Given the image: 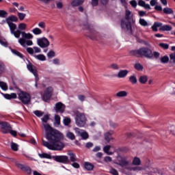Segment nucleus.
I'll return each mask as SVG.
<instances>
[{
  "label": "nucleus",
  "mask_w": 175,
  "mask_h": 175,
  "mask_svg": "<svg viewBox=\"0 0 175 175\" xmlns=\"http://www.w3.org/2000/svg\"><path fill=\"white\" fill-rule=\"evenodd\" d=\"M42 129L45 131V137L49 142L42 139V146L49 150L61 151L65 147V144L61 142L64 139V135L57 130L53 129L50 124L42 123Z\"/></svg>",
  "instance_id": "nucleus-1"
},
{
  "label": "nucleus",
  "mask_w": 175,
  "mask_h": 175,
  "mask_svg": "<svg viewBox=\"0 0 175 175\" xmlns=\"http://www.w3.org/2000/svg\"><path fill=\"white\" fill-rule=\"evenodd\" d=\"M114 133L113 131H109L104 133L105 139L107 143H110L111 140H114V138L111 135Z\"/></svg>",
  "instance_id": "nucleus-18"
},
{
  "label": "nucleus",
  "mask_w": 175,
  "mask_h": 175,
  "mask_svg": "<svg viewBox=\"0 0 175 175\" xmlns=\"http://www.w3.org/2000/svg\"><path fill=\"white\" fill-rule=\"evenodd\" d=\"M56 6H57V9H62L64 5L62 4V2L59 1L56 3Z\"/></svg>",
  "instance_id": "nucleus-61"
},
{
  "label": "nucleus",
  "mask_w": 175,
  "mask_h": 175,
  "mask_svg": "<svg viewBox=\"0 0 175 175\" xmlns=\"http://www.w3.org/2000/svg\"><path fill=\"white\" fill-rule=\"evenodd\" d=\"M38 157H40V158H46V159H51V155L47 154V153H39L38 154Z\"/></svg>",
  "instance_id": "nucleus-32"
},
{
  "label": "nucleus",
  "mask_w": 175,
  "mask_h": 175,
  "mask_svg": "<svg viewBox=\"0 0 175 175\" xmlns=\"http://www.w3.org/2000/svg\"><path fill=\"white\" fill-rule=\"evenodd\" d=\"M134 68L136 70H143V65L140 64V63L135 64Z\"/></svg>",
  "instance_id": "nucleus-41"
},
{
  "label": "nucleus",
  "mask_w": 175,
  "mask_h": 175,
  "mask_svg": "<svg viewBox=\"0 0 175 175\" xmlns=\"http://www.w3.org/2000/svg\"><path fill=\"white\" fill-rule=\"evenodd\" d=\"M161 55V53L159 52L154 51L152 53V57H154V58L158 59V57Z\"/></svg>",
  "instance_id": "nucleus-57"
},
{
  "label": "nucleus",
  "mask_w": 175,
  "mask_h": 175,
  "mask_svg": "<svg viewBox=\"0 0 175 175\" xmlns=\"http://www.w3.org/2000/svg\"><path fill=\"white\" fill-rule=\"evenodd\" d=\"M0 44H1V46H3L4 47H8V42L5 41V40H0Z\"/></svg>",
  "instance_id": "nucleus-58"
},
{
  "label": "nucleus",
  "mask_w": 175,
  "mask_h": 175,
  "mask_svg": "<svg viewBox=\"0 0 175 175\" xmlns=\"http://www.w3.org/2000/svg\"><path fill=\"white\" fill-rule=\"evenodd\" d=\"M55 125H59L61 124V117L59 115L55 116Z\"/></svg>",
  "instance_id": "nucleus-40"
},
{
  "label": "nucleus",
  "mask_w": 175,
  "mask_h": 175,
  "mask_svg": "<svg viewBox=\"0 0 175 175\" xmlns=\"http://www.w3.org/2000/svg\"><path fill=\"white\" fill-rule=\"evenodd\" d=\"M110 148H111V146L110 145H107L103 148V151L105 152V154H107V155H113V152H110Z\"/></svg>",
  "instance_id": "nucleus-27"
},
{
  "label": "nucleus",
  "mask_w": 175,
  "mask_h": 175,
  "mask_svg": "<svg viewBox=\"0 0 175 175\" xmlns=\"http://www.w3.org/2000/svg\"><path fill=\"white\" fill-rule=\"evenodd\" d=\"M131 55L135 57H145L151 59L152 58V51L147 47H142L137 50H133L130 51Z\"/></svg>",
  "instance_id": "nucleus-5"
},
{
  "label": "nucleus",
  "mask_w": 175,
  "mask_h": 175,
  "mask_svg": "<svg viewBox=\"0 0 175 175\" xmlns=\"http://www.w3.org/2000/svg\"><path fill=\"white\" fill-rule=\"evenodd\" d=\"M55 161L62 163H69V158L68 156H55Z\"/></svg>",
  "instance_id": "nucleus-16"
},
{
  "label": "nucleus",
  "mask_w": 175,
  "mask_h": 175,
  "mask_svg": "<svg viewBox=\"0 0 175 175\" xmlns=\"http://www.w3.org/2000/svg\"><path fill=\"white\" fill-rule=\"evenodd\" d=\"M0 88L3 91H8V85L5 82L0 81Z\"/></svg>",
  "instance_id": "nucleus-39"
},
{
  "label": "nucleus",
  "mask_w": 175,
  "mask_h": 175,
  "mask_svg": "<svg viewBox=\"0 0 175 175\" xmlns=\"http://www.w3.org/2000/svg\"><path fill=\"white\" fill-rule=\"evenodd\" d=\"M52 62L54 65H59V59H53Z\"/></svg>",
  "instance_id": "nucleus-63"
},
{
  "label": "nucleus",
  "mask_w": 175,
  "mask_h": 175,
  "mask_svg": "<svg viewBox=\"0 0 175 175\" xmlns=\"http://www.w3.org/2000/svg\"><path fill=\"white\" fill-rule=\"evenodd\" d=\"M78 99L81 102H84V100H85V96H84V95H79V96H78Z\"/></svg>",
  "instance_id": "nucleus-59"
},
{
  "label": "nucleus",
  "mask_w": 175,
  "mask_h": 175,
  "mask_svg": "<svg viewBox=\"0 0 175 175\" xmlns=\"http://www.w3.org/2000/svg\"><path fill=\"white\" fill-rule=\"evenodd\" d=\"M139 24L142 27H147V25H148V23L143 18L139 19Z\"/></svg>",
  "instance_id": "nucleus-47"
},
{
  "label": "nucleus",
  "mask_w": 175,
  "mask_h": 175,
  "mask_svg": "<svg viewBox=\"0 0 175 175\" xmlns=\"http://www.w3.org/2000/svg\"><path fill=\"white\" fill-rule=\"evenodd\" d=\"M170 59L172 64H175V52L170 54Z\"/></svg>",
  "instance_id": "nucleus-48"
},
{
  "label": "nucleus",
  "mask_w": 175,
  "mask_h": 175,
  "mask_svg": "<svg viewBox=\"0 0 175 175\" xmlns=\"http://www.w3.org/2000/svg\"><path fill=\"white\" fill-rule=\"evenodd\" d=\"M15 38L18 39V43L24 47L27 48V46H33V42L31 39H33V35L31 33H25V31H21L20 30H16L12 34ZM22 35V38H20V36Z\"/></svg>",
  "instance_id": "nucleus-3"
},
{
  "label": "nucleus",
  "mask_w": 175,
  "mask_h": 175,
  "mask_svg": "<svg viewBox=\"0 0 175 175\" xmlns=\"http://www.w3.org/2000/svg\"><path fill=\"white\" fill-rule=\"evenodd\" d=\"M32 33L36 36L42 35L43 33V31L41 30L39 27H36L31 30Z\"/></svg>",
  "instance_id": "nucleus-23"
},
{
  "label": "nucleus",
  "mask_w": 175,
  "mask_h": 175,
  "mask_svg": "<svg viewBox=\"0 0 175 175\" xmlns=\"http://www.w3.org/2000/svg\"><path fill=\"white\" fill-rule=\"evenodd\" d=\"M49 120H50V116H49V115H44V117L41 118L42 124H47V121H49Z\"/></svg>",
  "instance_id": "nucleus-38"
},
{
  "label": "nucleus",
  "mask_w": 175,
  "mask_h": 175,
  "mask_svg": "<svg viewBox=\"0 0 175 175\" xmlns=\"http://www.w3.org/2000/svg\"><path fill=\"white\" fill-rule=\"evenodd\" d=\"M27 29V25L25 23H20L18 25V31H25Z\"/></svg>",
  "instance_id": "nucleus-35"
},
{
  "label": "nucleus",
  "mask_w": 175,
  "mask_h": 175,
  "mask_svg": "<svg viewBox=\"0 0 175 175\" xmlns=\"http://www.w3.org/2000/svg\"><path fill=\"white\" fill-rule=\"evenodd\" d=\"M34 114L35 116H36L37 117H42V116H43V114H44L42 111H34Z\"/></svg>",
  "instance_id": "nucleus-50"
},
{
  "label": "nucleus",
  "mask_w": 175,
  "mask_h": 175,
  "mask_svg": "<svg viewBox=\"0 0 175 175\" xmlns=\"http://www.w3.org/2000/svg\"><path fill=\"white\" fill-rule=\"evenodd\" d=\"M130 5L135 9V8L137 6V1L136 0H131L130 1Z\"/></svg>",
  "instance_id": "nucleus-52"
},
{
  "label": "nucleus",
  "mask_w": 175,
  "mask_h": 175,
  "mask_svg": "<svg viewBox=\"0 0 175 175\" xmlns=\"http://www.w3.org/2000/svg\"><path fill=\"white\" fill-rule=\"evenodd\" d=\"M109 173L113 175H118V172L114 168H111L109 170Z\"/></svg>",
  "instance_id": "nucleus-55"
},
{
  "label": "nucleus",
  "mask_w": 175,
  "mask_h": 175,
  "mask_svg": "<svg viewBox=\"0 0 175 175\" xmlns=\"http://www.w3.org/2000/svg\"><path fill=\"white\" fill-rule=\"evenodd\" d=\"M75 124L79 128H83V126H85V122H87V118L85 115L79 111H75Z\"/></svg>",
  "instance_id": "nucleus-6"
},
{
  "label": "nucleus",
  "mask_w": 175,
  "mask_h": 175,
  "mask_svg": "<svg viewBox=\"0 0 175 175\" xmlns=\"http://www.w3.org/2000/svg\"><path fill=\"white\" fill-rule=\"evenodd\" d=\"M11 148L13 151H18V145L14 142L11 144Z\"/></svg>",
  "instance_id": "nucleus-44"
},
{
  "label": "nucleus",
  "mask_w": 175,
  "mask_h": 175,
  "mask_svg": "<svg viewBox=\"0 0 175 175\" xmlns=\"http://www.w3.org/2000/svg\"><path fill=\"white\" fill-rule=\"evenodd\" d=\"M118 165L122 167H124L126 170H129V172H142V170H146L148 174L152 173V172H154V168L151 167H143L139 165H132V164H131V161L128 160V157H122Z\"/></svg>",
  "instance_id": "nucleus-2"
},
{
  "label": "nucleus",
  "mask_w": 175,
  "mask_h": 175,
  "mask_svg": "<svg viewBox=\"0 0 175 175\" xmlns=\"http://www.w3.org/2000/svg\"><path fill=\"white\" fill-rule=\"evenodd\" d=\"M68 155L69 156L70 162H77V157L73 152H68Z\"/></svg>",
  "instance_id": "nucleus-25"
},
{
  "label": "nucleus",
  "mask_w": 175,
  "mask_h": 175,
  "mask_svg": "<svg viewBox=\"0 0 175 175\" xmlns=\"http://www.w3.org/2000/svg\"><path fill=\"white\" fill-rule=\"evenodd\" d=\"M131 165H132V166H140L142 165V160L140 158L135 157L133 159L132 163H131Z\"/></svg>",
  "instance_id": "nucleus-20"
},
{
  "label": "nucleus",
  "mask_w": 175,
  "mask_h": 175,
  "mask_svg": "<svg viewBox=\"0 0 175 175\" xmlns=\"http://www.w3.org/2000/svg\"><path fill=\"white\" fill-rule=\"evenodd\" d=\"M116 96L118 98H125L126 96H128V92L125 90L120 91L116 93Z\"/></svg>",
  "instance_id": "nucleus-21"
},
{
  "label": "nucleus",
  "mask_w": 175,
  "mask_h": 175,
  "mask_svg": "<svg viewBox=\"0 0 175 175\" xmlns=\"http://www.w3.org/2000/svg\"><path fill=\"white\" fill-rule=\"evenodd\" d=\"M0 128L1 129L2 133L4 134L9 133V132H10V130H12L10 124H9V123L6 122L0 121Z\"/></svg>",
  "instance_id": "nucleus-12"
},
{
  "label": "nucleus",
  "mask_w": 175,
  "mask_h": 175,
  "mask_svg": "<svg viewBox=\"0 0 175 175\" xmlns=\"http://www.w3.org/2000/svg\"><path fill=\"white\" fill-rule=\"evenodd\" d=\"M33 57L38 61H46V56L43 54L34 55Z\"/></svg>",
  "instance_id": "nucleus-28"
},
{
  "label": "nucleus",
  "mask_w": 175,
  "mask_h": 175,
  "mask_svg": "<svg viewBox=\"0 0 175 175\" xmlns=\"http://www.w3.org/2000/svg\"><path fill=\"white\" fill-rule=\"evenodd\" d=\"M88 31H89L90 33H91L92 35H94L95 34V30H94V28L92 27H90L88 29Z\"/></svg>",
  "instance_id": "nucleus-60"
},
{
  "label": "nucleus",
  "mask_w": 175,
  "mask_h": 175,
  "mask_svg": "<svg viewBox=\"0 0 175 175\" xmlns=\"http://www.w3.org/2000/svg\"><path fill=\"white\" fill-rule=\"evenodd\" d=\"M5 71V64L3 63L0 62V75L3 73Z\"/></svg>",
  "instance_id": "nucleus-53"
},
{
  "label": "nucleus",
  "mask_w": 175,
  "mask_h": 175,
  "mask_svg": "<svg viewBox=\"0 0 175 175\" xmlns=\"http://www.w3.org/2000/svg\"><path fill=\"white\" fill-rule=\"evenodd\" d=\"M128 73H129L128 70H121L118 72L117 77H118V79H124L126 77Z\"/></svg>",
  "instance_id": "nucleus-19"
},
{
  "label": "nucleus",
  "mask_w": 175,
  "mask_h": 175,
  "mask_svg": "<svg viewBox=\"0 0 175 175\" xmlns=\"http://www.w3.org/2000/svg\"><path fill=\"white\" fill-rule=\"evenodd\" d=\"M37 44L41 49H46V47L50 46V41L46 37L37 38Z\"/></svg>",
  "instance_id": "nucleus-11"
},
{
  "label": "nucleus",
  "mask_w": 175,
  "mask_h": 175,
  "mask_svg": "<svg viewBox=\"0 0 175 175\" xmlns=\"http://www.w3.org/2000/svg\"><path fill=\"white\" fill-rule=\"evenodd\" d=\"M47 57L49 58H53V57H55V52H54L53 51H50L48 53H47Z\"/></svg>",
  "instance_id": "nucleus-51"
},
{
  "label": "nucleus",
  "mask_w": 175,
  "mask_h": 175,
  "mask_svg": "<svg viewBox=\"0 0 175 175\" xmlns=\"http://www.w3.org/2000/svg\"><path fill=\"white\" fill-rule=\"evenodd\" d=\"M163 12L165 14H173V13H174L173 10H172V8H163Z\"/></svg>",
  "instance_id": "nucleus-37"
},
{
  "label": "nucleus",
  "mask_w": 175,
  "mask_h": 175,
  "mask_svg": "<svg viewBox=\"0 0 175 175\" xmlns=\"http://www.w3.org/2000/svg\"><path fill=\"white\" fill-rule=\"evenodd\" d=\"M161 64H167L169 62V56L164 55L160 58Z\"/></svg>",
  "instance_id": "nucleus-33"
},
{
  "label": "nucleus",
  "mask_w": 175,
  "mask_h": 175,
  "mask_svg": "<svg viewBox=\"0 0 175 175\" xmlns=\"http://www.w3.org/2000/svg\"><path fill=\"white\" fill-rule=\"evenodd\" d=\"M129 81L131 84H137V78L135 76L132 75L129 77Z\"/></svg>",
  "instance_id": "nucleus-36"
},
{
  "label": "nucleus",
  "mask_w": 175,
  "mask_h": 175,
  "mask_svg": "<svg viewBox=\"0 0 175 175\" xmlns=\"http://www.w3.org/2000/svg\"><path fill=\"white\" fill-rule=\"evenodd\" d=\"M3 95L5 99H16L17 98V94L15 93H12L11 94H3Z\"/></svg>",
  "instance_id": "nucleus-22"
},
{
  "label": "nucleus",
  "mask_w": 175,
  "mask_h": 175,
  "mask_svg": "<svg viewBox=\"0 0 175 175\" xmlns=\"http://www.w3.org/2000/svg\"><path fill=\"white\" fill-rule=\"evenodd\" d=\"M82 3H84V0H74L71 5L72 6H80Z\"/></svg>",
  "instance_id": "nucleus-30"
},
{
  "label": "nucleus",
  "mask_w": 175,
  "mask_h": 175,
  "mask_svg": "<svg viewBox=\"0 0 175 175\" xmlns=\"http://www.w3.org/2000/svg\"><path fill=\"white\" fill-rule=\"evenodd\" d=\"M18 14V17L19 18V20H21V21H23V20H24V18H25V16H27V14H24V13H21V12H17Z\"/></svg>",
  "instance_id": "nucleus-43"
},
{
  "label": "nucleus",
  "mask_w": 175,
  "mask_h": 175,
  "mask_svg": "<svg viewBox=\"0 0 175 175\" xmlns=\"http://www.w3.org/2000/svg\"><path fill=\"white\" fill-rule=\"evenodd\" d=\"M18 99L21 100L24 105H28L31 102V95L25 92H21L18 94Z\"/></svg>",
  "instance_id": "nucleus-10"
},
{
  "label": "nucleus",
  "mask_w": 175,
  "mask_h": 175,
  "mask_svg": "<svg viewBox=\"0 0 175 175\" xmlns=\"http://www.w3.org/2000/svg\"><path fill=\"white\" fill-rule=\"evenodd\" d=\"M53 91H54L53 87L49 86L46 88L42 96L43 100H49L51 98V95H53Z\"/></svg>",
  "instance_id": "nucleus-13"
},
{
  "label": "nucleus",
  "mask_w": 175,
  "mask_h": 175,
  "mask_svg": "<svg viewBox=\"0 0 175 175\" xmlns=\"http://www.w3.org/2000/svg\"><path fill=\"white\" fill-rule=\"evenodd\" d=\"M27 68L28 69V70H29L31 72V73H32L33 75V76L35 77V87L36 88H39V87L38 86V82L39 81V75H38V70H36V67H35V66H33V64H32V63H29L27 65Z\"/></svg>",
  "instance_id": "nucleus-8"
},
{
  "label": "nucleus",
  "mask_w": 175,
  "mask_h": 175,
  "mask_svg": "<svg viewBox=\"0 0 175 175\" xmlns=\"http://www.w3.org/2000/svg\"><path fill=\"white\" fill-rule=\"evenodd\" d=\"M125 18L126 21L122 20L121 27L126 32H131L132 26L131 25V23L133 21V14H132V12H131V10H126Z\"/></svg>",
  "instance_id": "nucleus-4"
},
{
  "label": "nucleus",
  "mask_w": 175,
  "mask_h": 175,
  "mask_svg": "<svg viewBox=\"0 0 175 175\" xmlns=\"http://www.w3.org/2000/svg\"><path fill=\"white\" fill-rule=\"evenodd\" d=\"M12 52L15 55H17L18 57H20V58L23 57V55L21 53H20V52H18V51H16V50H12Z\"/></svg>",
  "instance_id": "nucleus-54"
},
{
  "label": "nucleus",
  "mask_w": 175,
  "mask_h": 175,
  "mask_svg": "<svg viewBox=\"0 0 175 175\" xmlns=\"http://www.w3.org/2000/svg\"><path fill=\"white\" fill-rule=\"evenodd\" d=\"M84 168L88 171L94 170V165L90 162H85L84 163Z\"/></svg>",
  "instance_id": "nucleus-24"
},
{
  "label": "nucleus",
  "mask_w": 175,
  "mask_h": 175,
  "mask_svg": "<svg viewBox=\"0 0 175 175\" xmlns=\"http://www.w3.org/2000/svg\"><path fill=\"white\" fill-rule=\"evenodd\" d=\"M38 27L42 29H46V23L43 21L39 22L38 23Z\"/></svg>",
  "instance_id": "nucleus-45"
},
{
  "label": "nucleus",
  "mask_w": 175,
  "mask_h": 175,
  "mask_svg": "<svg viewBox=\"0 0 175 175\" xmlns=\"http://www.w3.org/2000/svg\"><path fill=\"white\" fill-rule=\"evenodd\" d=\"M66 136L70 140H75V139H76V136L75 135V134L70 131H67L66 133Z\"/></svg>",
  "instance_id": "nucleus-29"
},
{
  "label": "nucleus",
  "mask_w": 175,
  "mask_h": 175,
  "mask_svg": "<svg viewBox=\"0 0 175 175\" xmlns=\"http://www.w3.org/2000/svg\"><path fill=\"white\" fill-rule=\"evenodd\" d=\"M50 84V79L49 77H45L42 80V85L44 88L46 85Z\"/></svg>",
  "instance_id": "nucleus-31"
},
{
  "label": "nucleus",
  "mask_w": 175,
  "mask_h": 175,
  "mask_svg": "<svg viewBox=\"0 0 175 175\" xmlns=\"http://www.w3.org/2000/svg\"><path fill=\"white\" fill-rule=\"evenodd\" d=\"M138 5H139V6H141L142 8H144V5H146V2L143 0H139L138 1Z\"/></svg>",
  "instance_id": "nucleus-62"
},
{
  "label": "nucleus",
  "mask_w": 175,
  "mask_h": 175,
  "mask_svg": "<svg viewBox=\"0 0 175 175\" xmlns=\"http://www.w3.org/2000/svg\"><path fill=\"white\" fill-rule=\"evenodd\" d=\"M104 161L105 162H111L112 159H111V157L107 156L104 157Z\"/></svg>",
  "instance_id": "nucleus-64"
},
{
  "label": "nucleus",
  "mask_w": 175,
  "mask_h": 175,
  "mask_svg": "<svg viewBox=\"0 0 175 175\" xmlns=\"http://www.w3.org/2000/svg\"><path fill=\"white\" fill-rule=\"evenodd\" d=\"M8 14V12L3 10H0V17L5 18V17H7Z\"/></svg>",
  "instance_id": "nucleus-42"
},
{
  "label": "nucleus",
  "mask_w": 175,
  "mask_h": 175,
  "mask_svg": "<svg viewBox=\"0 0 175 175\" xmlns=\"http://www.w3.org/2000/svg\"><path fill=\"white\" fill-rule=\"evenodd\" d=\"M111 69H113V70H118L120 69V66L117 64H112L109 66Z\"/></svg>",
  "instance_id": "nucleus-46"
},
{
  "label": "nucleus",
  "mask_w": 175,
  "mask_h": 175,
  "mask_svg": "<svg viewBox=\"0 0 175 175\" xmlns=\"http://www.w3.org/2000/svg\"><path fill=\"white\" fill-rule=\"evenodd\" d=\"M64 124L66 126L69 125V124H70V118H66L64 119Z\"/></svg>",
  "instance_id": "nucleus-56"
},
{
  "label": "nucleus",
  "mask_w": 175,
  "mask_h": 175,
  "mask_svg": "<svg viewBox=\"0 0 175 175\" xmlns=\"http://www.w3.org/2000/svg\"><path fill=\"white\" fill-rule=\"evenodd\" d=\"M161 31H172V26L169 25H163L160 27Z\"/></svg>",
  "instance_id": "nucleus-34"
},
{
  "label": "nucleus",
  "mask_w": 175,
  "mask_h": 175,
  "mask_svg": "<svg viewBox=\"0 0 175 175\" xmlns=\"http://www.w3.org/2000/svg\"><path fill=\"white\" fill-rule=\"evenodd\" d=\"M75 133L78 136H81V137H82L83 140H87V139H88L89 137L88 133H87L85 131L81 130L79 128H75Z\"/></svg>",
  "instance_id": "nucleus-14"
},
{
  "label": "nucleus",
  "mask_w": 175,
  "mask_h": 175,
  "mask_svg": "<svg viewBox=\"0 0 175 175\" xmlns=\"http://www.w3.org/2000/svg\"><path fill=\"white\" fill-rule=\"evenodd\" d=\"M27 53L31 55H33L34 54H38L39 53H42V49L38 46H33V48L27 47L26 49Z\"/></svg>",
  "instance_id": "nucleus-15"
},
{
  "label": "nucleus",
  "mask_w": 175,
  "mask_h": 175,
  "mask_svg": "<svg viewBox=\"0 0 175 175\" xmlns=\"http://www.w3.org/2000/svg\"><path fill=\"white\" fill-rule=\"evenodd\" d=\"M12 162H15L16 166L18 167V169H21L22 172H24L26 174L31 175L32 174V169L30 168L28 165H24L21 163H19L16 162L14 159H10Z\"/></svg>",
  "instance_id": "nucleus-9"
},
{
  "label": "nucleus",
  "mask_w": 175,
  "mask_h": 175,
  "mask_svg": "<svg viewBox=\"0 0 175 175\" xmlns=\"http://www.w3.org/2000/svg\"><path fill=\"white\" fill-rule=\"evenodd\" d=\"M55 110L56 113H64V111H65V105L62 104V103H56Z\"/></svg>",
  "instance_id": "nucleus-17"
},
{
  "label": "nucleus",
  "mask_w": 175,
  "mask_h": 175,
  "mask_svg": "<svg viewBox=\"0 0 175 175\" xmlns=\"http://www.w3.org/2000/svg\"><path fill=\"white\" fill-rule=\"evenodd\" d=\"M18 21V18L16 16H10L6 18L7 24L10 29V33L13 35L16 32V29L17 28V25L14 23H16Z\"/></svg>",
  "instance_id": "nucleus-7"
},
{
  "label": "nucleus",
  "mask_w": 175,
  "mask_h": 175,
  "mask_svg": "<svg viewBox=\"0 0 175 175\" xmlns=\"http://www.w3.org/2000/svg\"><path fill=\"white\" fill-rule=\"evenodd\" d=\"M139 83H141V84H146V83L148 81V77H147V75L140 76L139 79Z\"/></svg>",
  "instance_id": "nucleus-26"
},
{
  "label": "nucleus",
  "mask_w": 175,
  "mask_h": 175,
  "mask_svg": "<svg viewBox=\"0 0 175 175\" xmlns=\"http://www.w3.org/2000/svg\"><path fill=\"white\" fill-rule=\"evenodd\" d=\"M159 46H160V47H161L164 50H167V49H169V44H167L160 43V44H159Z\"/></svg>",
  "instance_id": "nucleus-49"
}]
</instances>
